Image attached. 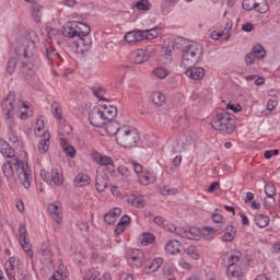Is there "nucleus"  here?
I'll return each mask as SVG.
<instances>
[{"mask_svg": "<svg viewBox=\"0 0 280 280\" xmlns=\"http://www.w3.org/2000/svg\"><path fill=\"white\" fill-rule=\"evenodd\" d=\"M139 183L141 185H150V183H154V177H152L150 175H141L139 177Z\"/></svg>", "mask_w": 280, "mask_h": 280, "instance_id": "obj_49", "label": "nucleus"}, {"mask_svg": "<svg viewBox=\"0 0 280 280\" xmlns=\"http://www.w3.org/2000/svg\"><path fill=\"white\" fill-rule=\"evenodd\" d=\"M90 184H91V178L89 177V175L84 173H79L74 178V185L77 187H85V185H90Z\"/></svg>", "mask_w": 280, "mask_h": 280, "instance_id": "obj_30", "label": "nucleus"}, {"mask_svg": "<svg viewBox=\"0 0 280 280\" xmlns=\"http://www.w3.org/2000/svg\"><path fill=\"white\" fill-rule=\"evenodd\" d=\"M155 237L154 234L150 232L142 233L141 244L142 246H148V244H154Z\"/></svg>", "mask_w": 280, "mask_h": 280, "instance_id": "obj_41", "label": "nucleus"}, {"mask_svg": "<svg viewBox=\"0 0 280 280\" xmlns=\"http://www.w3.org/2000/svg\"><path fill=\"white\" fill-rule=\"evenodd\" d=\"M119 224H122L125 226H128L130 224V218L128 215H122L120 221L118 222Z\"/></svg>", "mask_w": 280, "mask_h": 280, "instance_id": "obj_64", "label": "nucleus"}, {"mask_svg": "<svg viewBox=\"0 0 280 280\" xmlns=\"http://www.w3.org/2000/svg\"><path fill=\"white\" fill-rule=\"evenodd\" d=\"M142 32L144 40H153V38H158L159 34H161V32H159V26L151 30H142Z\"/></svg>", "mask_w": 280, "mask_h": 280, "instance_id": "obj_32", "label": "nucleus"}, {"mask_svg": "<svg viewBox=\"0 0 280 280\" xmlns=\"http://www.w3.org/2000/svg\"><path fill=\"white\" fill-rule=\"evenodd\" d=\"M2 154L7 156V159H14V156L16 155V153L14 152V149L10 147L5 151H3Z\"/></svg>", "mask_w": 280, "mask_h": 280, "instance_id": "obj_59", "label": "nucleus"}, {"mask_svg": "<svg viewBox=\"0 0 280 280\" xmlns=\"http://www.w3.org/2000/svg\"><path fill=\"white\" fill-rule=\"evenodd\" d=\"M135 8L139 11L148 12V10H152V3L149 0H139L135 3Z\"/></svg>", "mask_w": 280, "mask_h": 280, "instance_id": "obj_38", "label": "nucleus"}, {"mask_svg": "<svg viewBox=\"0 0 280 280\" xmlns=\"http://www.w3.org/2000/svg\"><path fill=\"white\" fill-rule=\"evenodd\" d=\"M195 231L198 233L199 240H200V235H202V237H211V235H215V233L220 231V228L203 226L199 231L197 230Z\"/></svg>", "mask_w": 280, "mask_h": 280, "instance_id": "obj_27", "label": "nucleus"}, {"mask_svg": "<svg viewBox=\"0 0 280 280\" xmlns=\"http://www.w3.org/2000/svg\"><path fill=\"white\" fill-rule=\"evenodd\" d=\"M116 141L121 148H136L139 143V132L130 126L124 125Z\"/></svg>", "mask_w": 280, "mask_h": 280, "instance_id": "obj_5", "label": "nucleus"}, {"mask_svg": "<svg viewBox=\"0 0 280 280\" xmlns=\"http://www.w3.org/2000/svg\"><path fill=\"white\" fill-rule=\"evenodd\" d=\"M226 275L228 277H232V279L236 278L238 280H242V277H244V272L240 266L228 267Z\"/></svg>", "mask_w": 280, "mask_h": 280, "instance_id": "obj_28", "label": "nucleus"}, {"mask_svg": "<svg viewBox=\"0 0 280 280\" xmlns=\"http://www.w3.org/2000/svg\"><path fill=\"white\" fill-rule=\"evenodd\" d=\"M125 42L129 45H137V43H141L144 40L143 38V30L130 31L125 35Z\"/></svg>", "mask_w": 280, "mask_h": 280, "instance_id": "obj_13", "label": "nucleus"}, {"mask_svg": "<svg viewBox=\"0 0 280 280\" xmlns=\"http://www.w3.org/2000/svg\"><path fill=\"white\" fill-rule=\"evenodd\" d=\"M178 266L183 268V270H191V264L185 261V259H179Z\"/></svg>", "mask_w": 280, "mask_h": 280, "instance_id": "obj_61", "label": "nucleus"}, {"mask_svg": "<svg viewBox=\"0 0 280 280\" xmlns=\"http://www.w3.org/2000/svg\"><path fill=\"white\" fill-rule=\"evenodd\" d=\"M168 231L171 233H175V235H179V237H184L185 240H196L197 242L200 240V235L194 229L170 225Z\"/></svg>", "mask_w": 280, "mask_h": 280, "instance_id": "obj_8", "label": "nucleus"}, {"mask_svg": "<svg viewBox=\"0 0 280 280\" xmlns=\"http://www.w3.org/2000/svg\"><path fill=\"white\" fill-rule=\"evenodd\" d=\"M189 60H191V56H189L187 60L185 59V56H182L180 67H183V69H187V67H196V65H198V62L190 63Z\"/></svg>", "mask_w": 280, "mask_h": 280, "instance_id": "obj_50", "label": "nucleus"}, {"mask_svg": "<svg viewBox=\"0 0 280 280\" xmlns=\"http://www.w3.org/2000/svg\"><path fill=\"white\" fill-rule=\"evenodd\" d=\"M16 167V174L18 178L21 182V185L25 189H30L32 187V168H30V165L23 161L20 160H13V163L11 161H7L2 165V174L7 178L8 183L10 180H14V168L12 166Z\"/></svg>", "mask_w": 280, "mask_h": 280, "instance_id": "obj_1", "label": "nucleus"}, {"mask_svg": "<svg viewBox=\"0 0 280 280\" xmlns=\"http://www.w3.org/2000/svg\"><path fill=\"white\" fill-rule=\"evenodd\" d=\"M34 61H30L28 63L22 62L20 67V73L22 78H27V75H32L34 73Z\"/></svg>", "mask_w": 280, "mask_h": 280, "instance_id": "obj_29", "label": "nucleus"}, {"mask_svg": "<svg viewBox=\"0 0 280 280\" xmlns=\"http://www.w3.org/2000/svg\"><path fill=\"white\" fill-rule=\"evenodd\" d=\"M279 102L277 100H269L267 103V110H269V113H272V110L277 108Z\"/></svg>", "mask_w": 280, "mask_h": 280, "instance_id": "obj_55", "label": "nucleus"}, {"mask_svg": "<svg viewBox=\"0 0 280 280\" xmlns=\"http://www.w3.org/2000/svg\"><path fill=\"white\" fill-rule=\"evenodd\" d=\"M275 202H276L275 196H267L265 198L264 205H265L266 209H270V208L275 207Z\"/></svg>", "mask_w": 280, "mask_h": 280, "instance_id": "obj_51", "label": "nucleus"}, {"mask_svg": "<svg viewBox=\"0 0 280 280\" xmlns=\"http://www.w3.org/2000/svg\"><path fill=\"white\" fill-rule=\"evenodd\" d=\"M65 34L68 38H80L91 34V26L82 22H72L65 27Z\"/></svg>", "mask_w": 280, "mask_h": 280, "instance_id": "obj_6", "label": "nucleus"}, {"mask_svg": "<svg viewBox=\"0 0 280 280\" xmlns=\"http://www.w3.org/2000/svg\"><path fill=\"white\" fill-rule=\"evenodd\" d=\"M222 240L223 242H233V240H235V232L233 231V228L223 234Z\"/></svg>", "mask_w": 280, "mask_h": 280, "instance_id": "obj_48", "label": "nucleus"}, {"mask_svg": "<svg viewBox=\"0 0 280 280\" xmlns=\"http://www.w3.org/2000/svg\"><path fill=\"white\" fill-rule=\"evenodd\" d=\"M128 205H132V207H136L137 209H143L145 207V199H143V196L141 195H131L127 199Z\"/></svg>", "mask_w": 280, "mask_h": 280, "instance_id": "obj_24", "label": "nucleus"}, {"mask_svg": "<svg viewBox=\"0 0 280 280\" xmlns=\"http://www.w3.org/2000/svg\"><path fill=\"white\" fill-rule=\"evenodd\" d=\"M101 112L103 113V117L106 124H108V121H113V119L117 117V107L115 106H103Z\"/></svg>", "mask_w": 280, "mask_h": 280, "instance_id": "obj_20", "label": "nucleus"}, {"mask_svg": "<svg viewBox=\"0 0 280 280\" xmlns=\"http://www.w3.org/2000/svg\"><path fill=\"white\" fill-rule=\"evenodd\" d=\"M126 228H127L126 225L118 222L115 228L116 235H121V233H124L126 231Z\"/></svg>", "mask_w": 280, "mask_h": 280, "instance_id": "obj_62", "label": "nucleus"}, {"mask_svg": "<svg viewBox=\"0 0 280 280\" xmlns=\"http://www.w3.org/2000/svg\"><path fill=\"white\" fill-rule=\"evenodd\" d=\"M32 16L35 23H40V16H43V7L38 3L32 5Z\"/></svg>", "mask_w": 280, "mask_h": 280, "instance_id": "obj_34", "label": "nucleus"}, {"mask_svg": "<svg viewBox=\"0 0 280 280\" xmlns=\"http://www.w3.org/2000/svg\"><path fill=\"white\" fill-rule=\"evenodd\" d=\"M170 72L164 67H159L153 70V75H156V78H160V80H164V78H167Z\"/></svg>", "mask_w": 280, "mask_h": 280, "instance_id": "obj_43", "label": "nucleus"}, {"mask_svg": "<svg viewBox=\"0 0 280 280\" xmlns=\"http://www.w3.org/2000/svg\"><path fill=\"white\" fill-rule=\"evenodd\" d=\"M126 259L131 268H141L145 261V254L141 249H129L126 253Z\"/></svg>", "mask_w": 280, "mask_h": 280, "instance_id": "obj_7", "label": "nucleus"}, {"mask_svg": "<svg viewBox=\"0 0 280 280\" xmlns=\"http://www.w3.org/2000/svg\"><path fill=\"white\" fill-rule=\"evenodd\" d=\"M160 194H162V196H176V194H178V189H171L167 186H164L160 189Z\"/></svg>", "mask_w": 280, "mask_h": 280, "instance_id": "obj_46", "label": "nucleus"}, {"mask_svg": "<svg viewBox=\"0 0 280 280\" xmlns=\"http://www.w3.org/2000/svg\"><path fill=\"white\" fill-rule=\"evenodd\" d=\"M16 65H19V58H16V57H11V58L8 60V63H7V73H8L9 75L14 74V71H16Z\"/></svg>", "mask_w": 280, "mask_h": 280, "instance_id": "obj_36", "label": "nucleus"}, {"mask_svg": "<svg viewBox=\"0 0 280 280\" xmlns=\"http://www.w3.org/2000/svg\"><path fill=\"white\" fill-rule=\"evenodd\" d=\"M105 126L107 135H109L110 137H115V139H117V137L121 132V126H119L117 120H109L106 122Z\"/></svg>", "mask_w": 280, "mask_h": 280, "instance_id": "obj_18", "label": "nucleus"}, {"mask_svg": "<svg viewBox=\"0 0 280 280\" xmlns=\"http://www.w3.org/2000/svg\"><path fill=\"white\" fill-rule=\"evenodd\" d=\"M226 108H228V110H232L233 113H241V110H242V105H240V104L235 105V104L229 103V104L226 105Z\"/></svg>", "mask_w": 280, "mask_h": 280, "instance_id": "obj_57", "label": "nucleus"}, {"mask_svg": "<svg viewBox=\"0 0 280 280\" xmlns=\"http://www.w3.org/2000/svg\"><path fill=\"white\" fill-rule=\"evenodd\" d=\"M131 60L136 65H143V62H148V60H150V55H148V51L143 49H138L131 54Z\"/></svg>", "mask_w": 280, "mask_h": 280, "instance_id": "obj_17", "label": "nucleus"}, {"mask_svg": "<svg viewBox=\"0 0 280 280\" xmlns=\"http://www.w3.org/2000/svg\"><path fill=\"white\" fill-rule=\"evenodd\" d=\"M180 246H183L180 242L171 240L166 243L165 250L168 255H178V253H180Z\"/></svg>", "mask_w": 280, "mask_h": 280, "instance_id": "obj_23", "label": "nucleus"}, {"mask_svg": "<svg viewBox=\"0 0 280 280\" xmlns=\"http://www.w3.org/2000/svg\"><path fill=\"white\" fill-rule=\"evenodd\" d=\"M19 233L21 246L24 253H27L28 257H34V252H32V244H30V241L27 240V228L25 226V223L20 224Z\"/></svg>", "mask_w": 280, "mask_h": 280, "instance_id": "obj_10", "label": "nucleus"}, {"mask_svg": "<svg viewBox=\"0 0 280 280\" xmlns=\"http://www.w3.org/2000/svg\"><path fill=\"white\" fill-rule=\"evenodd\" d=\"M92 159L98 165H113V159L110 156L102 155L100 153H94L92 155Z\"/></svg>", "mask_w": 280, "mask_h": 280, "instance_id": "obj_26", "label": "nucleus"}, {"mask_svg": "<svg viewBox=\"0 0 280 280\" xmlns=\"http://www.w3.org/2000/svg\"><path fill=\"white\" fill-rule=\"evenodd\" d=\"M255 8H257V2L255 0H243V9L247 12L255 10Z\"/></svg>", "mask_w": 280, "mask_h": 280, "instance_id": "obj_44", "label": "nucleus"}, {"mask_svg": "<svg viewBox=\"0 0 280 280\" xmlns=\"http://www.w3.org/2000/svg\"><path fill=\"white\" fill-rule=\"evenodd\" d=\"M22 108H28L27 104L19 98H16V94L14 92H10L5 100L2 102V113H4L5 121L9 124V135L11 141L16 143L19 141V137L14 129H12V125L14 124V115L20 113Z\"/></svg>", "mask_w": 280, "mask_h": 280, "instance_id": "obj_2", "label": "nucleus"}, {"mask_svg": "<svg viewBox=\"0 0 280 280\" xmlns=\"http://www.w3.org/2000/svg\"><path fill=\"white\" fill-rule=\"evenodd\" d=\"M255 60H257V57L253 52H249L245 56V63L248 66L255 65Z\"/></svg>", "mask_w": 280, "mask_h": 280, "instance_id": "obj_52", "label": "nucleus"}, {"mask_svg": "<svg viewBox=\"0 0 280 280\" xmlns=\"http://www.w3.org/2000/svg\"><path fill=\"white\" fill-rule=\"evenodd\" d=\"M95 187L100 192L106 191V187H108V175L106 173H97Z\"/></svg>", "mask_w": 280, "mask_h": 280, "instance_id": "obj_19", "label": "nucleus"}, {"mask_svg": "<svg viewBox=\"0 0 280 280\" xmlns=\"http://www.w3.org/2000/svg\"><path fill=\"white\" fill-rule=\"evenodd\" d=\"M10 148V144L5 142L4 140L0 139V153L3 154V152Z\"/></svg>", "mask_w": 280, "mask_h": 280, "instance_id": "obj_63", "label": "nucleus"}, {"mask_svg": "<svg viewBox=\"0 0 280 280\" xmlns=\"http://www.w3.org/2000/svg\"><path fill=\"white\" fill-rule=\"evenodd\" d=\"M240 259H242V252H237L235 250L229 258L228 260V268H231V267H235L237 265V261H240Z\"/></svg>", "mask_w": 280, "mask_h": 280, "instance_id": "obj_39", "label": "nucleus"}, {"mask_svg": "<svg viewBox=\"0 0 280 280\" xmlns=\"http://www.w3.org/2000/svg\"><path fill=\"white\" fill-rule=\"evenodd\" d=\"M224 34H226V30H223L221 32L213 31L211 33V39L212 40H219L220 38H222V36H224Z\"/></svg>", "mask_w": 280, "mask_h": 280, "instance_id": "obj_56", "label": "nucleus"}, {"mask_svg": "<svg viewBox=\"0 0 280 280\" xmlns=\"http://www.w3.org/2000/svg\"><path fill=\"white\" fill-rule=\"evenodd\" d=\"M176 47L182 49L183 55L185 56V60H189V56L191 59L189 60L190 63L200 62L202 60V46L196 42H191L187 44V39L180 37L177 38Z\"/></svg>", "mask_w": 280, "mask_h": 280, "instance_id": "obj_3", "label": "nucleus"}, {"mask_svg": "<svg viewBox=\"0 0 280 280\" xmlns=\"http://www.w3.org/2000/svg\"><path fill=\"white\" fill-rule=\"evenodd\" d=\"M256 12H259V14H266L268 12V1L260 0L259 2H256Z\"/></svg>", "mask_w": 280, "mask_h": 280, "instance_id": "obj_42", "label": "nucleus"}, {"mask_svg": "<svg viewBox=\"0 0 280 280\" xmlns=\"http://www.w3.org/2000/svg\"><path fill=\"white\" fill-rule=\"evenodd\" d=\"M186 255H188L189 257H191V259H199L200 255L198 254V252L196 250V246H189L186 249Z\"/></svg>", "mask_w": 280, "mask_h": 280, "instance_id": "obj_47", "label": "nucleus"}, {"mask_svg": "<svg viewBox=\"0 0 280 280\" xmlns=\"http://www.w3.org/2000/svg\"><path fill=\"white\" fill-rule=\"evenodd\" d=\"M185 74L190 80H202L205 78V69L203 68H196L194 66L187 67Z\"/></svg>", "mask_w": 280, "mask_h": 280, "instance_id": "obj_16", "label": "nucleus"}, {"mask_svg": "<svg viewBox=\"0 0 280 280\" xmlns=\"http://www.w3.org/2000/svg\"><path fill=\"white\" fill-rule=\"evenodd\" d=\"M89 120L91 126H94V128H104L106 126V118H104V114L102 112V108L94 107L90 114H89Z\"/></svg>", "mask_w": 280, "mask_h": 280, "instance_id": "obj_9", "label": "nucleus"}, {"mask_svg": "<svg viewBox=\"0 0 280 280\" xmlns=\"http://www.w3.org/2000/svg\"><path fill=\"white\" fill-rule=\"evenodd\" d=\"M119 215H121V208H114L104 214V222L106 224H115Z\"/></svg>", "mask_w": 280, "mask_h": 280, "instance_id": "obj_21", "label": "nucleus"}, {"mask_svg": "<svg viewBox=\"0 0 280 280\" xmlns=\"http://www.w3.org/2000/svg\"><path fill=\"white\" fill-rule=\"evenodd\" d=\"M38 255L44 257V259H51V257H54L51 248H49L46 244L42 245V248L38 250Z\"/></svg>", "mask_w": 280, "mask_h": 280, "instance_id": "obj_40", "label": "nucleus"}, {"mask_svg": "<svg viewBox=\"0 0 280 280\" xmlns=\"http://www.w3.org/2000/svg\"><path fill=\"white\" fill-rule=\"evenodd\" d=\"M40 176L44 178V180H50L52 185H62V179L60 178V173H58V168H52L50 173L42 171Z\"/></svg>", "mask_w": 280, "mask_h": 280, "instance_id": "obj_12", "label": "nucleus"}, {"mask_svg": "<svg viewBox=\"0 0 280 280\" xmlns=\"http://www.w3.org/2000/svg\"><path fill=\"white\" fill-rule=\"evenodd\" d=\"M163 266V258H154L150 265H145L147 270L150 272H156Z\"/></svg>", "mask_w": 280, "mask_h": 280, "instance_id": "obj_35", "label": "nucleus"}, {"mask_svg": "<svg viewBox=\"0 0 280 280\" xmlns=\"http://www.w3.org/2000/svg\"><path fill=\"white\" fill-rule=\"evenodd\" d=\"M56 56H58V52L51 48H46V58L47 60L51 61L54 60V58H56Z\"/></svg>", "mask_w": 280, "mask_h": 280, "instance_id": "obj_54", "label": "nucleus"}, {"mask_svg": "<svg viewBox=\"0 0 280 280\" xmlns=\"http://www.w3.org/2000/svg\"><path fill=\"white\" fill-rule=\"evenodd\" d=\"M265 194L266 196H277V188L275 187V184L267 183L265 185Z\"/></svg>", "mask_w": 280, "mask_h": 280, "instance_id": "obj_45", "label": "nucleus"}, {"mask_svg": "<svg viewBox=\"0 0 280 280\" xmlns=\"http://www.w3.org/2000/svg\"><path fill=\"white\" fill-rule=\"evenodd\" d=\"M23 56L31 62H36L38 60V51L36 50V44L34 42H28L26 44Z\"/></svg>", "mask_w": 280, "mask_h": 280, "instance_id": "obj_11", "label": "nucleus"}, {"mask_svg": "<svg viewBox=\"0 0 280 280\" xmlns=\"http://www.w3.org/2000/svg\"><path fill=\"white\" fill-rule=\"evenodd\" d=\"M60 145H61L65 154H67V156H70V159H73L75 156V148H73V145L69 144V142H67V139L61 138Z\"/></svg>", "mask_w": 280, "mask_h": 280, "instance_id": "obj_25", "label": "nucleus"}, {"mask_svg": "<svg viewBox=\"0 0 280 280\" xmlns=\"http://www.w3.org/2000/svg\"><path fill=\"white\" fill-rule=\"evenodd\" d=\"M165 94L161 92H154L152 94V102L155 106H163L165 104Z\"/></svg>", "mask_w": 280, "mask_h": 280, "instance_id": "obj_37", "label": "nucleus"}, {"mask_svg": "<svg viewBox=\"0 0 280 280\" xmlns=\"http://www.w3.org/2000/svg\"><path fill=\"white\" fill-rule=\"evenodd\" d=\"M211 218L212 222H214L215 224H222V221L224 220V217H222V214L220 213H212Z\"/></svg>", "mask_w": 280, "mask_h": 280, "instance_id": "obj_58", "label": "nucleus"}, {"mask_svg": "<svg viewBox=\"0 0 280 280\" xmlns=\"http://www.w3.org/2000/svg\"><path fill=\"white\" fill-rule=\"evenodd\" d=\"M252 54L256 57L257 60H261V58H266V49L261 44L254 45Z\"/></svg>", "mask_w": 280, "mask_h": 280, "instance_id": "obj_33", "label": "nucleus"}, {"mask_svg": "<svg viewBox=\"0 0 280 280\" xmlns=\"http://www.w3.org/2000/svg\"><path fill=\"white\" fill-rule=\"evenodd\" d=\"M131 165L136 172V174H141L143 172V166L141 164H139L136 161H131Z\"/></svg>", "mask_w": 280, "mask_h": 280, "instance_id": "obj_60", "label": "nucleus"}, {"mask_svg": "<svg viewBox=\"0 0 280 280\" xmlns=\"http://www.w3.org/2000/svg\"><path fill=\"white\" fill-rule=\"evenodd\" d=\"M254 220L257 226H259L260 229H266V226L270 224V218L265 214H256Z\"/></svg>", "mask_w": 280, "mask_h": 280, "instance_id": "obj_31", "label": "nucleus"}, {"mask_svg": "<svg viewBox=\"0 0 280 280\" xmlns=\"http://www.w3.org/2000/svg\"><path fill=\"white\" fill-rule=\"evenodd\" d=\"M163 275H164L165 277H170V278L174 277V267H172V266H170V265L164 266V268H163Z\"/></svg>", "mask_w": 280, "mask_h": 280, "instance_id": "obj_53", "label": "nucleus"}, {"mask_svg": "<svg viewBox=\"0 0 280 280\" xmlns=\"http://www.w3.org/2000/svg\"><path fill=\"white\" fill-rule=\"evenodd\" d=\"M48 212H49L51 219L57 224H60V222H62V211L60 210V203H58V202L49 203Z\"/></svg>", "mask_w": 280, "mask_h": 280, "instance_id": "obj_15", "label": "nucleus"}, {"mask_svg": "<svg viewBox=\"0 0 280 280\" xmlns=\"http://www.w3.org/2000/svg\"><path fill=\"white\" fill-rule=\"evenodd\" d=\"M211 126L214 130H220L224 135H233L235 131V119L231 117V114L222 112L214 117Z\"/></svg>", "mask_w": 280, "mask_h": 280, "instance_id": "obj_4", "label": "nucleus"}, {"mask_svg": "<svg viewBox=\"0 0 280 280\" xmlns=\"http://www.w3.org/2000/svg\"><path fill=\"white\" fill-rule=\"evenodd\" d=\"M49 139H51V135L49 133V131L44 132L38 144L39 154H46V152L49 150V145H50Z\"/></svg>", "mask_w": 280, "mask_h": 280, "instance_id": "obj_22", "label": "nucleus"}, {"mask_svg": "<svg viewBox=\"0 0 280 280\" xmlns=\"http://www.w3.org/2000/svg\"><path fill=\"white\" fill-rule=\"evenodd\" d=\"M93 45V40L89 35H83L79 37V39L75 43L77 51L80 54H84V51H88L89 48Z\"/></svg>", "mask_w": 280, "mask_h": 280, "instance_id": "obj_14", "label": "nucleus"}]
</instances>
